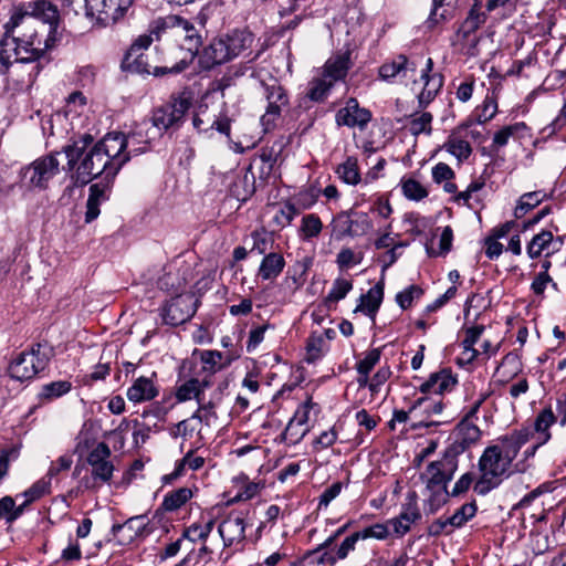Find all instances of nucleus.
<instances>
[{
  "label": "nucleus",
  "instance_id": "obj_17",
  "mask_svg": "<svg viewBox=\"0 0 566 566\" xmlns=\"http://www.w3.org/2000/svg\"><path fill=\"white\" fill-rule=\"evenodd\" d=\"M132 7L128 0H94L88 19L101 25H109L122 19Z\"/></svg>",
  "mask_w": 566,
  "mask_h": 566
},
{
  "label": "nucleus",
  "instance_id": "obj_21",
  "mask_svg": "<svg viewBox=\"0 0 566 566\" xmlns=\"http://www.w3.org/2000/svg\"><path fill=\"white\" fill-rule=\"evenodd\" d=\"M335 119L338 126L358 127L364 130L371 120V113L360 107L358 101L352 97L337 111Z\"/></svg>",
  "mask_w": 566,
  "mask_h": 566
},
{
  "label": "nucleus",
  "instance_id": "obj_11",
  "mask_svg": "<svg viewBox=\"0 0 566 566\" xmlns=\"http://www.w3.org/2000/svg\"><path fill=\"white\" fill-rule=\"evenodd\" d=\"M111 450L105 442H99L87 455V463L92 467L90 476H84L81 484L93 490L103 483L111 481L114 472V465L109 461Z\"/></svg>",
  "mask_w": 566,
  "mask_h": 566
},
{
  "label": "nucleus",
  "instance_id": "obj_57",
  "mask_svg": "<svg viewBox=\"0 0 566 566\" xmlns=\"http://www.w3.org/2000/svg\"><path fill=\"white\" fill-rule=\"evenodd\" d=\"M537 62L536 54L530 53L525 59L523 60H516L513 61L511 67L506 71L505 76H527L525 74V69H528L533 65H535Z\"/></svg>",
  "mask_w": 566,
  "mask_h": 566
},
{
  "label": "nucleus",
  "instance_id": "obj_46",
  "mask_svg": "<svg viewBox=\"0 0 566 566\" xmlns=\"http://www.w3.org/2000/svg\"><path fill=\"white\" fill-rule=\"evenodd\" d=\"M459 0H432V9L428 22L431 25L439 23L440 21L447 20L451 17L452 10L457 6Z\"/></svg>",
  "mask_w": 566,
  "mask_h": 566
},
{
  "label": "nucleus",
  "instance_id": "obj_13",
  "mask_svg": "<svg viewBox=\"0 0 566 566\" xmlns=\"http://www.w3.org/2000/svg\"><path fill=\"white\" fill-rule=\"evenodd\" d=\"M458 459L444 450L441 459L430 462L421 473L420 480L427 489L447 488L458 470Z\"/></svg>",
  "mask_w": 566,
  "mask_h": 566
},
{
  "label": "nucleus",
  "instance_id": "obj_30",
  "mask_svg": "<svg viewBox=\"0 0 566 566\" xmlns=\"http://www.w3.org/2000/svg\"><path fill=\"white\" fill-rule=\"evenodd\" d=\"M113 181L103 180L90 187V195L86 201L85 222L90 223L99 216V206L108 199L107 191Z\"/></svg>",
  "mask_w": 566,
  "mask_h": 566
},
{
  "label": "nucleus",
  "instance_id": "obj_36",
  "mask_svg": "<svg viewBox=\"0 0 566 566\" xmlns=\"http://www.w3.org/2000/svg\"><path fill=\"white\" fill-rule=\"evenodd\" d=\"M93 140L94 139L92 135L84 134L78 139H75L72 144L63 147V153L67 159V169H74L83 153L87 151L88 148L93 146Z\"/></svg>",
  "mask_w": 566,
  "mask_h": 566
},
{
  "label": "nucleus",
  "instance_id": "obj_59",
  "mask_svg": "<svg viewBox=\"0 0 566 566\" xmlns=\"http://www.w3.org/2000/svg\"><path fill=\"white\" fill-rule=\"evenodd\" d=\"M422 293L423 291L419 286L410 285L396 295V302L402 310H407L411 306L412 301L419 298Z\"/></svg>",
  "mask_w": 566,
  "mask_h": 566
},
{
  "label": "nucleus",
  "instance_id": "obj_7",
  "mask_svg": "<svg viewBox=\"0 0 566 566\" xmlns=\"http://www.w3.org/2000/svg\"><path fill=\"white\" fill-rule=\"evenodd\" d=\"M164 30L165 27H163V20H158L150 25L148 34H140L130 45L126 55V60H133V64L137 72L154 74L155 76H163L167 73L177 74L187 69L188 62L186 59H182L171 67H150L149 65L144 64L143 51L148 49L155 39L158 40L160 38V32Z\"/></svg>",
  "mask_w": 566,
  "mask_h": 566
},
{
  "label": "nucleus",
  "instance_id": "obj_56",
  "mask_svg": "<svg viewBox=\"0 0 566 566\" xmlns=\"http://www.w3.org/2000/svg\"><path fill=\"white\" fill-rule=\"evenodd\" d=\"M50 481L46 478H42L34 482L28 490H25L21 495L27 499V503H32L43 495L49 493L50 491Z\"/></svg>",
  "mask_w": 566,
  "mask_h": 566
},
{
  "label": "nucleus",
  "instance_id": "obj_31",
  "mask_svg": "<svg viewBox=\"0 0 566 566\" xmlns=\"http://www.w3.org/2000/svg\"><path fill=\"white\" fill-rule=\"evenodd\" d=\"M384 298V283L379 282L363 294L359 298V304L354 310L355 313L361 312L369 316L375 322L376 314L381 305Z\"/></svg>",
  "mask_w": 566,
  "mask_h": 566
},
{
  "label": "nucleus",
  "instance_id": "obj_26",
  "mask_svg": "<svg viewBox=\"0 0 566 566\" xmlns=\"http://www.w3.org/2000/svg\"><path fill=\"white\" fill-rule=\"evenodd\" d=\"M147 525L148 518L145 515L133 516L123 524L113 525L112 533L118 544L128 545L144 533Z\"/></svg>",
  "mask_w": 566,
  "mask_h": 566
},
{
  "label": "nucleus",
  "instance_id": "obj_22",
  "mask_svg": "<svg viewBox=\"0 0 566 566\" xmlns=\"http://www.w3.org/2000/svg\"><path fill=\"white\" fill-rule=\"evenodd\" d=\"M432 70L433 61L431 57H428L420 71V80L423 82V87L417 96L421 108L427 107L443 86V76L440 73H432Z\"/></svg>",
  "mask_w": 566,
  "mask_h": 566
},
{
  "label": "nucleus",
  "instance_id": "obj_34",
  "mask_svg": "<svg viewBox=\"0 0 566 566\" xmlns=\"http://www.w3.org/2000/svg\"><path fill=\"white\" fill-rule=\"evenodd\" d=\"M389 535V531L386 524L376 523L368 527H365L361 531L355 532L345 538V548H350L352 552L355 551L356 544L360 539L367 538H376V539H385Z\"/></svg>",
  "mask_w": 566,
  "mask_h": 566
},
{
  "label": "nucleus",
  "instance_id": "obj_53",
  "mask_svg": "<svg viewBox=\"0 0 566 566\" xmlns=\"http://www.w3.org/2000/svg\"><path fill=\"white\" fill-rule=\"evenodd\" d=\"M432 118L431 113L428 112L413 114L409 123V132L413 136H418L420 134L429 135L431 133Z\"/></svg>",
  "mask_w": 566,
  "mask_h": 566
},
{
  "label": "nucleus",
  "instance_id": "obj_15",
  "mask_svg": "<svg viewBox=\"0 0 566 566\" xmlns=\"http://www.w3.org/2000/svg\"><path fill=\"white\" fill-rule=\"evenodd\" d=\"M198 300L192 293H180L167 302L160 312L163 322L178 326L188 322L197 312Z\"/></svg>",
  "mask_w": 566,
  "mask_h": 566
},
{
  "label": "nucleus",
  "instance_id": "obj_41",
  "mask_svg": "<svg viewBox=\"0 0 566 566\" xmlns=\"http://www.w3.org/2000/svg\"><path fill=\"white\" fill-rule=\"evenodd\" d=\"M72 384L67 380L52 381L41 387L38 398L42 403L51 402L70 392Z\"/></svg>",
  "mask_w": 566,
  "mask_h": 566
},
{
  "label": "nucleus",
  "instance_id": "obj_3",
  "mask_svg": "<svg viewBox=\"0 0 566 566\" xmlns=\"http://www.w3.org/2000/svg\"><path fill=\"white\" fill-rule=\"evenodd\" d=\"M515 458L501 442L486 447L478 462L480 476L473 485L474 492L485 495L496 489L511 475Z\"/></svg>",
  "mask_w": 566,
  "mask_h": 566
},
{
  "label": "nucleus",
  "instance_id": "obj_23",
  "mask_svg": "<svg viewBox=\"0 0 566 566\" xmlns=\"http://www.w3.org/2000/svg\"><path fill=\"white\" fill-rule=\"evenodd\" d=\"M480 437V428L468 419H462L457 426L454 441L446 450L458 459L467 449L476 443Z\"/></svg>",
  "mask_w": 566,
  "mask_h": 566
},
{
  "label": "nucleus",
  "instance_id": "obj_63",
  "mask_svg": "<svg viewBox=\"0 0 566 566\" xmlns=\"http://www.w3.org/2000/svg\"><path fill=\"white\" fill-rule=\"evenodd\" d=\"M253 245L251 251L264 254L272 245V239L265 232L254 231L252 233Z\"/></svg>",
  "mask_w": 566,
  "mask_h": 566
},
{
  "label": "nucleus",
  "instance_id": "obj_2",
  "mask_svg": "<svg viewBox=\"0 0 566 566\" xmlns=\"http://www.w3.org/2000/svg\"><path fill=\"white\" fill-rule=\"evenodd\" d=\"M122 144L118 139L109 138L106 134L99 142L83 153L76 163L72 179L76 185L85 186L93 179L102 177L103 180L113 181L122 167L127 163V156L120 154Z\"/></svg>",
  "mask_w": 566,
  "mask_h": 566
},
{
  "label": "nucleus",
  "instance_id": "obj_48",
  "mask_svg": "<svg viewBox=\"0 0 566 566\" xmlns=\"http://www.w3.org/2000/svg\"><path fill=\"white\" fill-rule=\"evenodd\" d=\"M554 235L551 231L543 230L535 234L526 247L527 255L537 259L553 242Z\"/></svg>",
  "mask_w": 566,
  "mask_h": 566
},
{
  "label": "nucleus",
  "instance_id": "obj_40",
  "mask_svg": "<svg viewBox=\"0 0 566 566\" xmlns=\"http://www.w3.org/2000/svg\"><path fill=\"white\" fill-rule=\"evenodd\" d=\"M335 172L343 182L350 186H356L361 180L356 157H347L344 163L337 166Z\"/></svg>",
  "mask_w": 566,
  "mask_h": 566
},
{
  "label": "nucleus",
  "instance_id": "obj_32",
  "mask_svg": "<svg viewBox=\"0 0 566 566\" xmlns=\"http://www.w3.org/2000/svg\"><path fill=\"white\" fill-rule=\"evenodd\" d=\"M220 398L211 397L209 400L205 399V396L197 401L198 408L192 413V419H197L198 422L211 427L218 421L217 408L219 406Z\"/></svg>",
  "mask_w": 566,
  "mask_h": 566
},
{
  "label": "nucleus",
  "instance_id": "obj_6",
  "mask_svg": "<svg viewBox=\"0 0 566 566\" xmlns=\"http://www.w3.org/2000/svg\"><path fill=\"white\" fill-rule=\"evenodd\" d=\"M192 102L193 93L190 90L185 88L172 94L166 104L154 109L150 122H148L149 127L157 137L169 128L179 127L192 106Z\"/></svg>",
  "mask_w": 566,
  "mask_h": 566
},
{
  "label": "nucleus",
  "instance_id": "obj_38",
  "mask_svg": "<svg viewBox=\"0 0 566 566\" xmlns=\"http://www.w3.org/2000/svg\"><path fill=\"white\" fill-rule=\"evenodd\" d=\"M285 266V260L280 253H269L261 261L259 276L266 281L277 277Z\"/></svg>",
  "mask_w": 566,
  "mask_h": 566
},
{
  "label": "nucleus",
  "instance_id": "obj_64",
  "mask_svg": "<svg viewBox=\"0 0 566 566\" xmlns=\"http://www.w3.org/2000/svg\"><path fill=\"white\" fill-rule=\"evenodd\" d=\"M453 178H454V171L446 163H438L432 168V179L437 184H441L442 181H449Z\"/></svg>",
  "mask_w": 566,
  "mask_h": 566
},
{
  "label": "nucleus",
  "instance_id": "obj_1",
  "mask_svg": "<svg viewBox=\"0 0 566 566\" xmlns=\"http://www.w3.org/2000/svg\"><path fill=\"white\" fill-rule=\"evenodd\" d=\"M60 13L52 2L35 0L20 3L10 11L0 40V72L12 62H36L57 41Z\"/></svg>",
  "mask_w": 566,
  "mask_h": 566
},
{
  "label": "nucleus",
  "instance_id": "obj_33",
  "mask_svg": "<svg viewBox=\"0 0 566 566\" xmlns=\"http://www.w3.org/2000/svg\"><path fill=\"white\" fill-rule=\"evenodd\" d=\"M465 127L467 126H461L452 132L443 144V148L454 156L459 163L467 160L472 154V147L469 142L460 136V130Z\"/></svg>",
  "mask_w": 566,
  "mask_h": 566
},
{
  "label": "nucleus",
  "instance_id": "obj_55",
  "mask_svg": "<svg viewBox=\"0 0 566 566\" xmlns=\"http://www.w3.org/2000/svg\"><path fill=\"white\" fill-rule=\"evenodd\" d=\"M300 213L298 209L291 202L277 206L273 216V223L279 228H285L291 224L293 219Z\"/></svg>",
  "mask_w": 566,
  "mask_h": 566
},
{
  "label": "nucleus",
  "instance_id": "obj_27",
  "mask_svg": "<svg viewBox=\"0 0 566 566\" xmlns=\"http://www.w3.org/2000/svg\"><path fill=\"white\" fill-rule=\"evenodd\" d=\"M420 518L421 513L418 507V503L415 497H411L402 505L399 515L389 520L388 524L392 526L395 535L401 537L406 535L410 531L411 525Z\"/></svg>",
  "mask_w": 566,
  "mask_h": 566
},
{
  "label": "nucleus",
  "instance_id": "obj_43",
  "mask_svg": "<svg viewBox=\"0 0 566 566\" xmlns=\"http://www.w3.org/2000/svg\"><path fill=\"white\" fill-rule=\"evenodd\" d=\"M527 130V126L524 122H517L512 125L504 126L493 136V146L501 148L507 145L511 137H522Z\"/></svg>",
  "mask_w": 566,
  "mask_h": 566
},
{
  "label": "nucleus",
  "instance_id": "obj_58",
  "mask_svg": "<svg viewBox=\"0 0 566 566\" xmlns=\"http://www.w3.org/2000/svg\"><path fill=\"white\" fill-rule=\"evenodd\" d=\"M352 289L353 284L350 281L345 279H336L328 295L326 296V301L338 302L343 300Z\"/></svg>",
  "mask_w": 566,
  "mask_h": 566
},
{
  "label": "nucleus",
  "instance_id": "obj_61",
  "mask_svg": "<svg viewBox=\"0 0 566 566\" xmlns=\"http://www.w3.org/2000/svg\"><path fill=\"white\" fill-rule=\"evenodd\" d=\"M381 352L379 348L369 350L366 356L357 363L356 369L358 374L370 373L373 368L379 363Z\"/></svg>",
  "mask_w": 566,
  "mask_h": 566
},
{
  "label": "nucleus",
  "instance_id": "obj_52",
  "mask_svg": "<svg viewBox=\"0 0 566 566\" xmlns=\"http://www.w3.org/2000/svg\"><path fill=\"white\" fill-rule=\"evenodd\" d=\"M403 196L413 201H420L428 196L427 189L415 178H402L400 181Z\"/></svg>",
  "mask_w": 566,
  "mask_h": 566
},
{
  "label": "nucleus",
  "instance_id": "obj_4",
  "mask_svg": "<svg viewBox=\"0 0 566 566\" xmlns=\"http://www.w3.org/2000/svg\"><path fill=\"white\" fill-rule=\"evenodd\" d=\"M254 42V36L247 30H234L230 33L213 39L210 44L203 49L201 63L206 69L220 65L250 50Z\"/></svg>",
  "mask_w": 566,
  "mask_h": 566
},
{
  "label": "nucleus",
  "instance_id": "obj_10",
  "mask_svg": "<svg viewBox=\"0 0 566 566\" xmlns=\"http://www.w3.org/2000/svg\"><path fill=\"white\" fill-rule=\"evenodd\" d=\"M261 87L268 105L260 122L263 130L270 132L276 126L282 113L289 109L290 98L285 88L275 78H271L270 82H261Z\"/></svg>",
  "mask_w": 566,
  "mask_h": 566
},
{
  "label": "nucleus",
  "instance_id": "obj_12",
  "mask_svg": "<svg viewBox=\"0 0 566 566\" xmlns=\"http://www.w3.org/2000/svg\"><path fill=\"white\" fill-rule=\"evenodd\" d=\"M329 226L332 228V235L336 240H342L346 237H361L373 229V222L366 212L353 210L340 211L333 218Z\"/></svg>",
  "mask_w": 566,
  "mask_h": 566
},
{
  "label": "nucleus",
  "instance_id": "obj_45",
  "mask_svg": "<svg viewBox=\"0 0 566 566\" xmlns=\"http://www.w3.org/2000/svg\"><path fill=\"white\" fill-rule=\"evenodd\" d=\"M323 230V222L315 213L305 214L302 218L300 235L304 241H311L317 238Z\"/></svg>",
  "mask_w": 566,
  "mask_h": 566
},
{
  "label": "nucleus",
  "instance_id": "obj_5",
  "mask_svg": "<svg viewBox=\"0 0 566 566\" xmlns=\"http://www.w3.org/2000/svg\"><path fill=\"white\" fill-rule=\"evenodd\" d=\"M54 355L53 347L44 343L32 344L29 349L19 353L8 365V375L17 381H28L43 371Z\"/></svg>",
  "mask_w": 566,
  "mask_h": 566
},
{
  "label": "nucleus",
  "instance_id": "obj_44",
  "mask_svg": "<svg viewBox=\"0 0 566 566\" xmlns=\"http://www.w3.org/2000/svg\"><path fill=\"white\" fill-rule=\"evenodd\" d=\"M533 438H535L533 431L524 428L502 438L501 443L516 457L522 447Z\"/></svg>",
  "mask_w": 566,
  "mask_h": 566
},
{
  "label": "nucleus",
  "instance_id": "obj_35",
  "mask_svg": "<svg viewBox=\"0 0 566 566\" xmlns=\"http://www.w3.org/2000/svg\"><path fill=\"white\" fill-rule=\"evenodd\" d=\"M556 417L551 408L543 409L534 421L535 440H539V444L547 443L551 438V427L555 423Z\"/></svg>",
  "mask_w": 566,
  "mask_h": 566
},
{
  "label": "nucleus",
  "instance_id": "obj_29",
  "mask_svg": "<svg viewBox=\"0 0 566 566\" xmlns=\"http://www.w3.org/2000/svg\"><path fill=\"white\" fill-rule=\"evenodd\" d=\"M457 382V377L453 376L452 371L444 368L438 373L431 374L428 380L421 384L420 391L422 394L433 392L438 396H441L446 392H450Z\"/></svg>",
  "mask_w": 566,
  "mask_h": 566
},
{
  "label": "nucleus",
  "instance_id": "obj_54",
  "mask_svg": "<svg viewBox=\"0 0 566 566\" xmlns=\"http://www.w3.org/2000/svg\"><path fill=\"white\" fill-rule=\"evenodd\" d=\"M430 492L428 500L424 503V511L427 514H434L443 504L447 503L448 497L451 496L447 488L427 489Z\"/></svg>",
  "mask_w": 566,
  "mask_h": 566
},
{
  "label": "nucleus",
  "instance_id": "obj_18",
  "mask_svg": "<svg viewBox=\"0 0 566 566\" xmlns=\"http://www.w3.org/2000/svg\"><path fill=\"white\" fill-rule=\"evenodd\" d=\"M444 405L440 397H420L410 407L411 418L415 420L412 429L429 428L438 426L440 421H429L428 418L441 415Z\"/></svg>",
  "mask_w": 566,
  "mask_h": 566
},
{
  "label": "nucleus",
  "instance_id": "obj_42",
  "mask_svg": "<svg viewBox=\"0 0 566 566\" xmlns=\"http://www.w3.org/2000/svg\"><path fill=\"white\" fill-rule=\"evenodd\" d=\"M193 493L189 488H179L178 490L171 491L164 496L161 506L165 511L174 512L185 505Z\"/></svg>",
  "mask_w": 566,
  "mask_h": 566
},
{
  "label": "nucleus",
  "instance_id": "obj_9",
  "mask_svg": "<svg viewBox=\"0 0 566 566\" xmlns=\"http://www.w3.org/2000/svg\"><path fill=\"white\" fill-rule=\"evenodd\" d=\"M481 8V1L474 0V4L470 9L468 17L460 24L452 40V44L468 56H475L479 52L478 44L480 36L478 35V30L486 20V15L482 12Z\"/></svg>",
  "mask_w": 566,
  "mask_h": 566
},
{
  "label": "nucleus",
  "instance_id": "obj_47",
  "mask_svg": "<svg viewBox=\"0 0 566 566\" xmlns=\"http://www.w3.org/2000/svg\"><path fill=\"white\" fill-rule=\"evenodd\" d=\"M546 197V193L542 190L526 192L521 196L515 209V218H522L527 211L538 206Z\"/></svg>",
  "mask_w": 566,
  "mask_h": 566
},
{
  "label": "nucleus",
  "instance_id": "obj_19",
  "mask_svg": "<svg viewBox=\"0 0 566 566\" xmlns=\"http://www.w3.org/2000/svg\"><path fill=\"white\" fill-rule=\"evenodd\" d=\"M163 27H165V30L172 29L176 35H182V45L187 49L190 56L193 57L201 45V38L195 25L180 15H168L163 19Z\"/></svg>",
  "mask_w": 566,
  "mask_h": 566
},
{
  "label": "nucleus",
  "instance_id": "obj_24",
  "mask_svg": "<svg viewBox=\"0 0 566 566\" xmlns=\"http://www.w3.org/2000/svg\"><path fill=\"white\" fill-rule=\"evenodd\" d=\"M245 526V518L242 513H230L218 526L224 546L228 547L243 542Z\"/></svg>",
  "mask_w": 566,
  "mask_h": 566
},
{
  "label": "nucleus",
  "instance_id": "obj_51",
  "mask_svg": "<svg viewBox=\"0 0 566 566\" xmlns=\"http://www.w3.org/2000/svg\"><path fill=\"white\" fill-rule=\"evenodd\" d=\"M334 85L323 75L313 78L308 84L307 97L314 102H322Z\"/></svg>",
  "mask_w": 566,
  "mask_h": 566
},
{
  "label": "nucleus",
  "instance_id": "obj_16",
  "mask_svg": "<svg viewBox=\"0 0 566 566\" xmlns=\"http://www.w3.org/2000/svg\"><path fill=\"white\" fill-rule=\"evenodd\" d=\"M418 67V62L415 59H409L403 54H399L395 56L390 61H386L379 66L378 75L379 77L388 83L396 82H405L411 81L413 83L416 80V71Z\"/></svg>",
  "mask_w": 566,
  "mask_h": 566
},
{
  "label": "nucleus",
  "instance_id": "obj_8",
  "mask_svg": "<svg viewBox=\"0 0 566 566\" xmlns=\"http://www.w3.org/2000/svg\"><path fill=\"white\" fill-rule=\"evenodd\" d=\"M61 153L53 151L33 160L20 171L21 182L29 189H46L49 182L60 174Z\"/></svg>",
  "mask_w": 566,
  "mask_h": 566
},
{
  "label": "nucleus",
  "instance_id": "obj_62",
  "mask_svg": "<svg viewBox=\"0 0 566 566\" xmlns=\"http://www.w3.org/2000/svg\"><path fill=\"white\" fill-rule=\"evenodd\" d=\"M454 526H451L450 518H437L427 528L429 536L438 537L442 534L450 535L454 531Z\"/></svg>",
  "mask_w": 566,
  "mask_h": 566
},
{
  "label": "nucleus",
  "instance_id": "obj_37",
  "mask_svg": "<svg viewBox=\"0 0 566 566\" xmlns=\"http://www.w3.org/2000/svg\"><path fill=\"white\" fill-rule=\"evenodd\" d=\"M203 465L205 458L195 455V451L190 450L181 460L177 461L174 471L169 474H166L163 480L165 483H171L174 480L180 478L184 474L186 467L192 471H197Z\"/></svg>",
  "mask_w": 566,
  "mask_h": 566
},
{
  "label": "nucleus",
  "instance_id": "obj_60",
  "mask_svg": "<svg viewBox=\"0 0 566 566\" xmlns=\"http://www.w3.org/2000/svg\"><path fill=\"white\" fill-rule=\"evenodd\" d=\"M307 431V428L297 426L296 423L289 421L284 432L282 433V440L289 444H296L305 437Z\"/></svg>",
  "mask_w": 566,
  "mask_h": 566
},
{
  "label": "nucleus",
  "instance_id": "obj_25",
  "mask_svg": "<svg viewBox=\"0 0 566 566\" xmlns=\"http://www.w3.org/2000/svg\"><path fill=\"white\" fill-rule=\"evenodd\" d=\"M212 386V381H210L207 377H200L195 371L193 374L182 381L180 385L176 386L175 389V398L177 402H186L195 399L198 401L203 397V392L207 388Z\"/></svg>",
  "mask_w": 566,
  "mask_h": 566
},
{
  "label": "nucleus",
  "instance_id": "obj_28",
  "mask_svg": "<svg viewBox=\"0 0 566 566\" xmlns=\"http://www.w3.org/2000/svg\"><path fill=\"white\" fill-rule=\"evenodd\" d=\"M350 66V52H340L325 62L322 75L334 85L336 82L345 80Z\"/></svg>",
  "mask_w": 566,
  "mask_h": 566
},
{
  "label": "nucleus",
  "instance_id": "obj_39",
  "mask_svg": "<svg viewBox=\"0 0 566 566\" xmlns=\"http://www.w3.org/2000/svg\"><path fill=\"white\" fill-rule=\"evenodd\" d=\"M201 367L195 373L200 377H207L212 381L213 375L222 368V353L218 350H203L200 355Z\"/></svg>",
  "mask_w": 566,
  "mask_h": 566
},
{
  "label": "nucleus",
  "instance_id": "obj_50",
  "mask_svg": "<svg viewBox=\"0 0 566 566\" xmlns=\"http://www.w3.org/2000/svg\"><path fill=\"white\" fill-rule=\"evenodd\" d=\"M476 511L478 506L475 501L464 503L458 510H455L451 516H449L451 526H454V528L462 527L467 522L475 516Z\"/></svg>",
  "mask_w": 566,
  "mask_h": 566
},
{
  "label": "nucleus",
  "instance_id": "obj_49",
  "mask_svg": "<svg viewBox=\"0 0 566 566\" xmlns=\"http://www.w3.org/2000/svg\"><path fill=\"white\" fill-rule=\"evenodd\" d=\"M345 545L346 544L344 539L336 549H323L316 554L315 556H317V564L334 566L338 560L346 559L352 551L348 547L345 548Z\"/></svg>",
  "mask_w": 566,
  "mask_h": 566
},
{
  "label": "nucleus",
  "instance_id": "obj_20",
  "mask_svg": "<svg viewBox=\"0 0 566 566\" xmlns=\"http://www.w3.org/2000/svg\"><path fill=\"white\" fill-rule=\"evenodd\" d=\"M159 395L157 385V373L151 371L148 376H137L127 388V399L133 403H142L154 400Z\"/></svg>",
  "mask_w": 566,
  "mask_h": 566
},
{
  "label": "nucleus",
  "instance_id": "obj_14",
  "mask_svg": "<svg viewBox=\"0 0 566 566\" xmlns=\"http://www.w3.org/2000/svg\"><path fill=\"white\" fill-rule=\"evenodd\" d=\"M109 138H116L122 144V151L124 156H127V163L130 160L133 156H138L149 149L151 140H154L157 136L149 127L148 122H144L139 124L134 132L129 135H125L123 133L114 132L108 133Z\"/></svg>",
  "mask_w": 566,
  "mask_h": 566
}]
</instances>
